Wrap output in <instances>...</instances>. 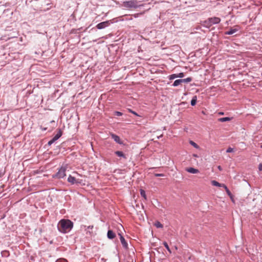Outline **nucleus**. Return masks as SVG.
<instances>
[{
    "instance_id": "f257e3e1",
    "label": "nucleus",
    "mask_w": 262,
    "mask_h": 262,
    "mask_svg": "<svg viewBox=\"0 0 262 262\" xmlns=\"http://www.w3.org/2000/svg\"><path fill=\"white\" fill-rule=\"evenodd\" d=\"M73 223L69 220H61L58 225V229L61 232L66 233L73 228Z\"/></svg>"
},
{
    "instance_id": "f03ea898",
    "label": "nucleus",
    "mask_w": 262,
    "mask_h": 262,
    "mask_svg": "<svg viewBox=\"0 0 262 262\" xmlns=\"http://www.w3.org/2000/svg\"><path fill=\"white\" fill-rule=\"evenodd\" d=\"M140 2L137 0H130L129 1L124 2L122 6L127 9H136L144 6V4H139Z\"/></svg>"
},
{
    "instance_id": "7ed1b4c3",
    "label": "nucleus",
    "mask_w": 262,
    "mask_h": 262,
    "mask_svg": "<svg viewBox=\"0 0 262 262\" xmlns=\"http://www.w3.org/2000/svg\"><path fill=\"white\" fill-rule=\"evenodd\" d=\"M66 168L65 167H61L58 171L53 176L54 178L61 179L64 178L66 174Z\"/></svg>"
},
{
    "instance_id": "20e7f679",
    "label": "nucleus",
    "mask_w": 262,
    "mask_h": 262,
    "mask_svg": "<svg viewBox=\"0 0 262 262\" xmlns=\"http://www.w3.org/2000/svg\"><path fill=\"white\" fill-rule=\"evenodd\" d=\"M68 181L71 184L81 183L82 180L79 179H76L75 177L70 175L68 178Z\"/></svg>"
},
{
    "instance_id": "39448f33",
    "label": "nucleus",
    "mask_w": 262,
    "mask_h": 262,
    "mask_svg": "<svg viewBox=\"0 0 262 262\" xmlns=\"http://www.w3.org/2000/svg\"><path fill=\"white\" fill-rule=\"evenodd\" d=\"M110 23L109 21L101 22L97 24L96 27L98 29H102L107 27L110 25Z\"/></svg>"
},
{
    "instance_id": "423d86ee",
    "label": "nucleus",
    "mask_w": 262,
    "mask_h": 262,
    "mask_svg": "<svg viewBox=\"0 0 262 262\" xmlns=\"http://www.w3.org/2000/svg\"><path fill=\"white\" fill-rule=\"evenodd\" d=\"M209 19L211 22V24L212 25V26L213 25L217 24L220 23L221 21V19L217 17H211L209 18Z\"/></svg>"
},
{
    "instance_id": "0eeeda50",
    "label": "nucleus",
    "mask_w": 262,
    "mask_h": 262,
    "mask_svg": "<svg viewBox=\"0 0 262 262\" xmlns=\"http://www.w3.org/2000/svg\"><path fill=\"white\" fill-rule=\"evenodd\" d=\"M118 234L120 236V241H121V243L123 247L125 248H127V246H128V244H127V242H126L125 239H124L123 236L121 234L119 233Z\"/></svg>"
},
{
    "instance_id": "6e6552de",
    "label": "nucleus",
    "mask_w": 262,
    "mask_h": 262,
    "mask_svg": "<svg viewBox=\"0 0 262 262\" xmlns=\"http://www.w3.org/2000/svg\"><path fill=\"white\" fill-rule=\"evenodd\" d=\"M111 137L114 140V141L116 142L117 143L120 144H122V142L121 141L120 138L118 136L112 134H111Z\"/></svg>"
},
{
    "instance_id": "1a4fd4ad",
    "label": "nucleus",
    "mask_w": 262,
    "mask_h": 262,
    "mask_svg": "<svg viewBox=\"0 0 262 262\" xmlns=\"http://www.w3.org/2000/svg\"><path fill=\"white\" fill-rule=\"evenodd\" d=\"M186 171L191 173H198L199 171L197 169H195L193 167H189L186 168Z\"/></svg>"
},
{
    "instance_id": "9d476101",
    "label": "nucleus",
    "mask_w": 262,
    "mask_h": 262,
    "mask_svg": "<svg viewBox=\"0 0 262 262\" xmlns=\"http://www.w3.org/2000/svg\"><path fill=\"white\" fill-rule=\"evenodd\" d=\"M107 237L110 239H113L115 237V233L111 230H109L107 234Z\"/></svg>"
},
{
    "instance_id": "9b49d317",
    "label": "nucleus",
    "mask_w": 262,
    "mask_h": 262,
    "mask_svg": "<svg viewBox=\"0 0 262 262\" xmlns=\"http://www.w3.org/2000/svg\"><path fill=\"white\" fill-rule=\"evenodd\" d=\"M211 183L212 184V185L213 186H217V187H222L223 188L224 187V186H225V185L224 184H221L215 180L211 181Z\"/></svg>"
},
{
    "instance_id": "f8f14e48",
    "label": "nucleus",
    "mask_w": 262,
    "mask_h": 262,
    "mask_svg": "<svg viewBox=\"0 0 262 262\" xmlns=\"http://www.w3.org/2000/svg\"><path fill=\"white\" fill-rule=\"evenodd\" d=\"M203 25L206 28H210L212 25L211 24V22L209 18H208L207 20H205L203 22Z\"/></svg>"
},
{
    "instance_id": "ddd939ff",
    "label": "nucleus",
    "mask_w": 262,
    "mask_h": 262,
    "mask_svg": "<svg viewBox=\"0 0 262 262\" xmlns=\"http://www.w3.org/2000/svg\"><path fill=\"white\" fill-rule=\"evenodd\" d=\"M238 30V28L231 29L229 31L226 32L225 34L227 35H231L236 32Z\"/></svg>"
},
{
    "instance_id": "4468645a",
    "label": "nucleus",
    "mask_w": 262,
    "mask_h": 262,
    "mask_svg": "<svg viewBox=\"0 0 262 262\" xmlns=\"http://www.w3.org/2000/svg\"><path fill=\"white\" fill-rule=\"evenodd\" d=\"M115 154L118 157H122L124 159H126L125 155L123 154V152L122 151H116L115 152Z\"/></svg>"
},
{
    "instance_id": "2eb2a0df",
    "label": "nucleus",
    "mask_w": 262,
    "mask_h": 262,
    "mask_svg": "<svg viewBox=\"0 0 262 262\" xmlns=\"http://www.w3.org/2000/svg\"><path fill=\"white\" fill-rule=\"evenodd\" d=\"M231 118L229 117H224V118H220L218 119V121L219 122H224L226 121H229L231 120Z\"/></svg>"
},
{
    "instance_id": "dca6fc26",
    "label": "nucleus",
    "mask_w": 262,
    "mask_h": 262,
    "mask_svg": "<svg viewBox=\"0 0 262 262\" xmlns=\"http://www.w3.org/2000/svg\"><path fill=\"white\" fill-rule=\"evenodd\" d=\"M224 188L225 189L227 194L230 196V198L232 199V198H233V195L231 193V192H230V191L229 190V189L227 188V187L225 185L224 186Z\"/></svg>"
},
{
    "instance_id": "f3484780",
    "label": "nucleus",
    "mask_w": 262,
    "mask_h": 262,
    "mask_svg": "<svg viewBox=\"0 0 262 262\" xmlns=\"http://www.w3.org/2000/svg\"><path fill=\"white\" fill-rule=\"evenodd\" d=\"M182 83V81L181 79H178L174 81L172 85L174 86H177Z\"/></svg>"
},
{
    "instance_id": "a211bd4d",
    "label": "nucleus",
    "mask_w": 262,
    "mask_h": 262,
    "mask_svg": "<svg viewBox=\"0 0 262 262\" xmlns=\"http://www.w3.org/2000/svg\"><path fill=\"white\" fill-rule=\"evenodd\" d=\"M154 225L158 228H162L163 227V225L159 221H156L154 223Z\"/></svg>"
},
{
    "instance_id": "6ab92c4d",
    "label": "nucleus",
    "mask_w": 262,
    "mask_h": 262,
    "mask_svg": "<svg viewBox=\"0 0 262 262\" xmlns=\"http://www.w3.org/2000/svg\"><path fill=\"white\" fill-rule=\"evenodd\" d=\"M62 135V132L60 129L59 130L58 133L54 137L55 140H58Z\"/></svg>"
},
{
    "instance_id": "aec40b11",
    "label": "nucleus",
    "mask_w": 262,
    "mask_h": 262,
    "mask_svg": "<svg viewBox=\"0 0 262 262\" xmlns=\"http://www.w3.org/2000/svg\"><path fill=\"white\" fill-rule=\"evenodd\" d=\"M140 194L144 198V200H147V198H146V193H145V191L143 190V189H141L140 190Z\"/></svg>"
},
{
    "instance_id": "412c9836",
    "label": "nucleus",
    "mask_w": 262,
    "mask_h": 262,
    "mask_svg": "<svg viewBox=\"0 0 262 262\" xmlns=\"http://www.w3.org/2000/svg\"><path fill=\"white\" fill-rule=\"evenodd\" d=\"M189 143L193 146L194 148L198 149L199 148V145L193 141H190Z\"/></svg>"
},
{
    "instance_id": "4be33fe9",
    "label": "nucleus",
    "mask_w": 262,
    "mask_h": 262,
    "mask_svg": "<svg viewBox=\"0 0 262 262\" xmlns=\"http://www.w3.org/2000/svg\"><path fill=\"white\" fill-rule=\"evenodd\" d=\"M181 80L182 81V82H189L191 81L192 78L191 77H188L185 79H181Z\"/></svg>"
},
{
    "instance_id": "5701e85b",
    "label": "nucleus",
    "mask_w": 262,
    "mask_h": 262,
    "mask_svg": "<svg viewBox=\"0 0 262 262\" xmlns=\"http://www.w3.org/2000/svg\"><path fill=\"white\" fill-rule=\"evenodd\" d=\"M196 96H194L193 97V98L192 99V100L191 101V105H192V106L195 105L196 104Z\"/></svg>"
},
{
    "instance_id": "b1692460",
    "label": "nucleus",
    "mask_w": 262,
    "mask_h": 262,
    "mask_svg": "<svg viewBox=\"0 0 262 262\" xmlns=\"http://www.w3.org/2000/svg\"><path fill=\"white\" fill-rule=\"evenodd\" d=\"M163 245H164V247L166 248V249L169 251V252L171 253V250H170L167 243L166 242H164L163 243Z\"/></svg>"
},
{
    "instance_id": "393cba45",
    "label": "nucleus",
    "mask_w": 262,
    "mask_h": 262,
    "mask_svg": "<svg viewBox=\"0 0 262 262\" xmlns=\"http://www.w3.org/2000/svg\"><path fill=\"white\" fill-rule=\"evenodd\" d=\"M177 77H178L177 74H172V75H170V79H174Z\"/></svg>"
},
{
    "instance_id": "a878e982",
    "label": "nucleus",
    "mask_w": 262,
    "mask_h": 262,
    "mask_svg": "<svg viewBox=\"0 0 262 262\" xmlns=\"http://www.w3.org/2000/svg\"><path fill=\"white\" fill-rule=\"evenodd\" d=\"M233 151V149L231 147H229L227 149L226 152H231Z\"/></svg>"
},
{
    "instance_id": "bb28decb",
    "label": "nucleus",
    "mask_w": 262,
    "mask_h": 262,
    "mask_svg": "<svg viewBox=\"0 0 262 262\" xmlns=\"http://www.w3.org/2000/svg\"><path fill=\"white\" fill-rule=\"evenodd\" d=\"M155 177H164V174H163V173H155Z\"/></svg>"
},
{
    "instance_id": "cd10ccee",
    "label": "nucleus",
    "mask_w": 262,
    "mask_h": 262,
    "mask_svg": "<svg viewBox=\"0 0 262 262\" xmlns=\"http://www.w3.org/2000/svg\"><path fill=\"white\" fill-rule=\"evenodd\" d=\"M178 77L182 78L184 77V74L183 73H180L179 74H177Z\"/></svg>"
},
{
    "instance_id": "c85d7f7f",
    "label": "nucleus",
    "mask_w": 262,
    "mask_h": 262,
    "mask_svg": "<svg viewBox=\"0 0 262 262\" xmlns=\"http://www.w3.org/2000/svg\"><path fill=\"white\" fill-rule=\"evenodd\" d=\"M258 169L260 171H262V164H260L258 166Z\"/></svg>"
},
{
    "instance_id": "c756f323",
    "label": "nucleus",
    "mask_w": 262,
    "mask_h": 262,
    "mask_svg": "<svg viewBox=\"0 0 262 262\" xmlns=\"http://www.w3.org/2000/svg\"><path fill=\"white\" fill-rule=\"evenodd\" d=\"M130 112H131L132 113H133V114H134L136 116H138V115L137 114V113H136L134 111H130Z\"/></svg>"
},
{
    "instance_id": "7c9ffc66",
    "label": "nucleus",
    "mask_w": 262,
    "mask_h": 262,
    "mask_svg": "<svg viewBox=\"0 0 262 262\" xmlns=\"http://www.w3.org/2000/svg\"><path fill=\"white\" fill-rule=\"evenodd\" d=\"M116 114L118 115V116H121L122 115V113L119 112H116Z\"/></svg>"
},
{
    "instance_id": "2f4dec72",
    "label": "nucleus",
    "mask_w": 262,
    "mask_h": 262,
    "mask_svg": "<svg viewBox=\"0 0 262 262\" xmlns=\"http://www.w3.org/2000/svg\"><path fill=\"white\" fill-rule=\"evenodd\" d=\"M217 168H218V169H219V170H220V171H222V167H221L220 165H219V166H217Z\"/></svg>"
},
{
    "instance_id": "473e14b6",
    "label": "nucleus",
    "mask_w": 262,
    "mask_h": 262,
    "mask_svg": "<svg viewBox=\"0 0 262 262\" xmlns=\"http://www.w3.org/2000/svg\"><path fill=\"white\" fill-rule=\"evenodd\" d=\"M139 14H140L139 13H136V14H135L134 15V16L135 17H138V16L139 15Z\"/></svg>"
},
{
    "instance_id": "72a5a7b5",
    "label": "nucleus",
    "mask_w": 262,
    "mask_h": 262,
    "mask_svg": "<svg viewBox=\"0 0 262 262\" xmlns=\"http://www.w3.org/2000/svg\"><path fill=\"white\" fill-rule=\"evenodd\" d=\"M52 144H53V143L51 140L48 142V145H51Z\"/></svg>"
},
{
    "instance_id": "f704fd0d",
    "label": "nucleus",
    "mask_w": 262,
    "mask_h": 262,
    "mask_svg": "<svg viewBox=\"0 0 262 262\" xmlns=\"http://www.w3.org/2000/svg\"><path fill=\"white\" fill-rule=\"evenodd\" d=\"M52 142V143H53L55 141H56V140L55 139V138L53 137V139L52 140H51Z\"/></svg>"
},
{
    "instance_id": "c9c22d12",
    "label": "nucleus",
    "mask_w": 262,
    "mask_h": 262,
    "mask_svg": "<svg viewBox=\"0 0 262 262\" xmlns=\"http://www.w3.org/2000/svg\"><path fill=\"white\" fill-rule=\"evenodd\" d=\"M219 114L221 115H224V113L223 112H220Z\"/></svg>"
},
{
    "instance_id": "e433bc0d",
    "label": "nucleus",
    "mask_w": 262,
    "mask_h": 262,
    "mask_svg": "<svg viewBox=\"0 0 262 262\" xmlns=\"http://www.w3.org/2000/svg\"><path fill=\"white\" fill-rule=\"evenodd\" d=\"M93 226H89V227H88V228H91V229H92V228H93Z\"/></svg>"
},
{
    "instance_id": "4c0bfd02",
    "label": "nucleus",
    "mask_w": 262,
    "mask_h": 262,
    "mask_svg": "<svg viewBox=\"0 0 262 262\" xmlns=\"http://www.w3.org/2000/svg\"><path fill=\"white\" fill-rule=\"evenodd\" d=\"M2 176V173H0V178H1Z\"/></svg>"
},
{
    "instance_id": "58836bf2",
    "label": "nucleus",
    "mask_w": 262,
    "mask_h": 262,
    "mask_svg": "<svg viewBox=\"0 0 262 262\" xmlns=\"http://www.w3.org/2000/svg\"><path fill=\"white\" fill-rule=\"evenodd\" d=\"M151 73H154V72L153 71H152V70H151Z\"/></svg>"
}]
</instances>
